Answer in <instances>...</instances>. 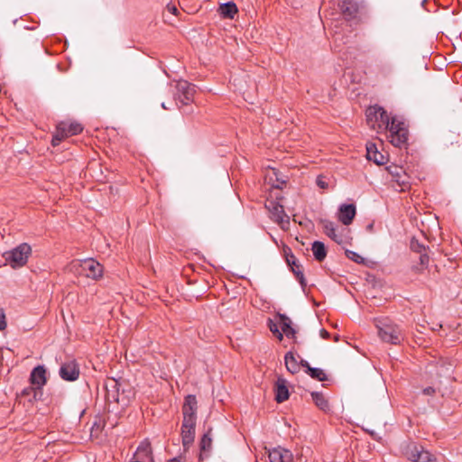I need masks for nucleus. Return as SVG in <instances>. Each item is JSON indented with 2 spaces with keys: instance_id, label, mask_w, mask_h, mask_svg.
Segmentation results:
<instances>
[{
  "instance_id": "f257e3e1",
  "label": "nucleus",
  "mask_w": 462,
  "mask_h": 462,
  "mask_svg": "<svg viewBox=\"0 0 462 462\" xmlns=\"http://www.w3.org/2000/svg\"><path fill=\"white\" fill-rule=\"evenodd\" d=\"M69 272L75 275L97 280L103 275V266L93 258L73 260L68 266Z\"/></svg>"
},
{
  "instance_id": "f03ea898",
  "label": "nucleus",
  "mask_w": 462,
  "mask_h": 462,
  "mask_svg": "<svg viewBox=\"0 0 462 462\" xmlns=\"http://www.w3.org/2000/svg\"><path fill=\"white\" fill-rule=\"evenodd\" d=\"M31 254V246L26 243H23L13 250L4 253L3 257L6 264H9L13 269H17L27 263Z\"/></svg>"
},
{
  "instance_id": "7ed1b4c3",
  "label": "nucleus",
  "mask_w": 462,
  "mask_h": 462,
  "mask_svg": "<svg viewBox=\"0 0 462 462\" xmlns=\"http://www.w3.org/2000/svg\"><path fill=\"white\" fill-rule=\"evenodd\" d=\"M379 337L386 343L400 344L402 333L400 328L388 319L378 320L376 323Z\"/></svg>"
},
{
  "instance_id": "20e7f679",
  "label": "nucleus",
  "mask_w": 462,
  "mask_h": 462,
  "mask_svg": "<svg viewBox=\"0 0 462 462\" xmlns=\"http://www.w3.org/2000/svg\"><path fill=\"white\" fill-rule=\"evenodd\" d=\"M402 454L412 462H437L436 457L415 442H406L402 446Z\"/></svg>"
},
{
  "instance_id": "39448f33",
  "label": "nucleus",
  "mask_w": 462,
  "mask_h": 462,
  "mask_svg": "<svg viewBox=\"0 0 462 462\" xmlns=\"http://www.w3.org/2000/svg\"><path fill=\"white\" fill-rule=\"evenodd\" d=\"M389 117L386 111L379 106H370L366 110L367 124L377 132L386 130L389 125Z\"/></svg>"
},
{
  "instance_id": "423d86ee",
  "label": "nucleus",
  "mask_w": 462,
  "mask_h": 462,
  "mask_svg": "<svg viewBox=\"0 0 462 462\" xmlns=\"http://www.w3.org/2000/svg\"><path fill=\"white\" fill-rule=\"evenodd\" d=\"M386 130L390 133V142L396 147H401L406 143L408 139V131L403 122L397 120L395 117H389V125Z\"/></svg>"
},
{
  "instance_id": "0eeeda50",
  "label": "nucleus",
  "mask_w": 462,
  "mask_h": 462,
  "mask_svg": "<svg viewBox=\"0 0 462 462\" xmlns=\"http://www.w3.org/2000/svg\"><path fill=\"white\" fill-rule=\"evenodd\" d=\"M82 130L83 126L78 122L62 121L57 125L51 143L53 146H56L66 137L76 135L81 133Z\"/></svg>"
},
{
  "instance_id": "6e6552de",
  "label": "nucleus",
  "mask_w": 462,
  "mask_h": 462,
  "mask_svg": "<svg viewBox=\"0 0 462 462\" xmlns=\"http://www.w3.org/2000/svg\"><path fill=\"white\" fill-rule=\"evenodd\" d=\"M265 207L270 212L272 220L277 223L281 228L288 229L290 217L285 213L283 206L275 200H267Z\"/></svg>"
},
{
  "instance_id": "1a4fd4ad",
  "label": "nucleus",
  "mask_w": 462,
  "mask_h": 462,
  "mask_svg": "<svg viewBox=\"0 0 462 462\" xmlns=\"http://www.w3.org/2000/svg\"><path fill=\"white\" fill-rule=\"evenodd\" d=\"M322 227L324 229L325 234L334 240L338 245H344L347 243L348 230L346 228H342L340 231L337 228L336 225L329 220H323Z\"/></svg>"
},
{
  "instance_id": "9d476101",
  "label": "nucleus",
  "mask_w": 462,
  "mask_h": 462,
  "mask_svg": "<svg viewBox=\"0 0 462 462\" xmlns=\"http://www.w3.org/2000/svg\"><path fill=\"white\" fill-rule=\"evenodd\" d=\"M177 98L182 105L192 102L195 87L185 80L179 81L176 85Z\"/></svg>"
},
{
  "instance_id": "9b49d317",
  "label": "nucleus",
  "mask_w": 462,
  "mask_h": 462,
  "mask_svg": "<svg viewBox=\"0 0 462 462\" xmlns=\"http://www.w3.org/2000/svg\"><path fill=\"white\" fill-rule=\"evenodd\" d=\"M59 374L65 381H76L79 376V368L75 361H69L61 365Z\"/></svg>"
},
{
  "instance_id": "f8f14e48",
  "label": "nucleus",
  "mask_w": 462,
  "mask_h": 462,
  "mask_svg": "<svg viewBox=\"0 0 462 462\" xmlns=\"http://www.w3.org/2000/svg\"><path fill=\"white\" fill-rule=\"evenodd\" d=\"M197 410H198V402L195 395H188L185 398L183 406H182V413L183 420H197Z\"/></svg>"
},
{
  "instance_id": "ddd939ff",
  "label": "nucleus",
  "mask_w": 462,
  "mask_h": 462,
  "mask_svg": "<svg viewBox=\"0 0 462 462\" xmlns=\"http://www.w3.org/2000/svg\"><path fill=\"white\" fill-rule=\"evenodd\" d=\"M195 428L196 421L189 420H183L181 425V439L184 448H188L189 445L194 441L195 438Z\"/></svg>"
},
{
  "instance_id": "4468645a",
  "label": "nucleus",
  "mask_w": 462,
  "mask_h": 462,
  "mask_svg": "<svg viewBox=\"0 0 462 462\" xmlns=\"http://www.w3.org/2000/svg\"><path fill=\"white\" fill-rule=\"evenodd\" d=\"M356 207L353 204H342L338 208L337 217L338 220L345 226L352 223L356 216Z\"/></svg>"
},
{
  "instance_id": "2eb2a0df",
  "label": "nucleus",
  "mask_w": 462,
  "mask_h": 462,
  "mask_svg": "<svg viewBox=\"0 0 462 462\" xmlns=\"http://www.w3.org/2000/svg\"><path fill=\"white\" fill-rule=\"evenodd\" d=\"M30 381H31V383L36 389H42L45 385L47 379H46V370L43 365H38L32 369L31 375H30Z\"/></svg>"
},
{
  "instance_id": "dca6fc26",
  "label": "nucleus",
  "mask_w": 462,
  "mask_h": 462,
  "mask_svg": "<svg viewBox=\"0 0 462 462\" xmlns=\"http://www.w3.org/2000/svg\"><path fill=\"white\" fill-rule=\"evenodd\" d=\"M292 453L281 447L275 448L269 451L270 462H291Z\"/></svg>"
},
{
  "instance_id": "f3484780",
  "label": "nucleus",
  "mask_w": 462,
  "mask_h": 462,
  "mask_svg": "<svg viewBox=\"0 0 462 462\" xmlns=\"http://www.w3.org/2000/svg\"><path fill=\"white\" fill-rule=\"evenodd\" d=\"M275 400L281 403L289 399L290 393L287 386V381L279 377L274 385Z\"/></svg>"
},
{
  "instance_id": "a211bd4d",
  "label": "nucleus",
  "mask_w": 462,
  "mask_h": 462,
  "mask_svg": "<svg viewBox=\"0 0 462 462\" xmlns=\"http://www.w3.org/2000/svg\"><path fill=\"white\" fill-rule=\"evenodd\" d=\"M366 157L377 165H383L385 162L384 155L378 152L374 143H368L366 145Z\"/></svg>"
},
{
  "instance_id": "6ab92c4d",
  "label": "nucleus",
  "mask_w": 462,
  "mask_h": 462,
  "mask_svg": "<svg viewBox=\"0 0 462 462\" xmlns=\"http://www.w3.org/2000/svg\"><path fill=\"white\" fill-rule=\"evenodd\" d=\"M280 325L282 335L284 334L289 338H293L295 337L296 331L291 327V320L290 318L285 315H280Z\"/></svg>"
},
{
  "instance_id": "aec40b11",
  "label": "nucleus",
  "mask_w": 462,
  "mask_h": 462,
  "mask_svg": "<svg viewBox=\"0 0 462 462\" xmlns=\"http://www.w3.org/2000/svg\"><path fill=\"white\" fill-rule=\"evenodd\" d=\"M285 366L291 374H296L300 371V364L293 353L288 352L284 356Z\"/></svg>"
},
{
  "instance_id": "412c9836",
  "label": "nucleus",
  "mask_w": 462,
  "mask_h": 462,
  "mask_svg": "<svg viewBox=\"0 0 462 462\" xmlns=\"http://www.w3.org/2000/svg\"><path fill=\"white\" fill-rule=\"evenodd\" d=\"M237 7L236 4L233 2H228L226 4H223L219 7V13L224 18H234L235 14L237 13Z\"/></svg>"
},
{
  "instance_id": "4be33fe9",
  "label": "nucleus",
  "mask_w": 462,
  "mask_h": 462,
  "mask_svg": "<svg viewBox=\"0 0 462 462\" xmlns=\"http://www.w3.org/2000/svg\"><path fill=\"white\" fill-rule=\"evenodd\" d=\"M311 250L315 259L319 262L323 261L327 256V250L325 245L322 242L315 241L312 244Z\"/></svg>"
},
{
  "instance_id": "5701e85b",
  "label": "nucleus",
  "mask_w": 462,
  "mask_h": 462,
  "mask_svg": "<svg viewBox=\"0 0 462 462\" xmlns=\"http://www.w3.org/2000/svg\"><path fill=\"white\" fill-rule=\"evenodd\" d=\"M117 386L118 383L116 381H112L110 388L106 386V399L109 402H115L119 403L120 402H123V400H120L119 394L117 393Z\"/></svg>"
},
{
  "instance_id": "b1692460",
  "label": "nucleus",
  "mask_w": 462,
  "mask_h": 462,
  "mask_svg": "<svg viewBox=\"0 0 462 462\" xmlns=\"http://www.w3.org/2000/svg\"><path fill=\"white\" fill-rule=\"evenodd\" d=\"M311 398L316 406L320 410L327 411L329 409L328 402L321 393L312 392Z\"/></svg>"
},
{
  "instance_id": "393cba45",
  "label": "nucleus",
  "mask_w": 462,
  "mask_h": 462,
  "mask_svg": "<svg viewBox=\"0 0 462 462\" xmlns=\"http://www.w3.org/2000/svg\"><path fill=\"white\" fill-rule=\"evenodd\" d=\"M306 373L313 379L323 382L327 380V374L324 370L320 368L309 367V371Z\"/></svg>"
},
{
  "instance_id": "a878e982",
  "label": "nucleus",
  "mask_w": 462,
  "mask_h": 462,
  "mask_svg": "<svg viewBox=\"0 0 462 462\" xmlns=\"http://www.w3.org/2000/svg\"><path fill=\"white\" fill-rule=\"evenodd\" d=\"M419 254H420V256H419L420 264L414 265L413 268L416 270V272L420 273L428 266L430 258H429L428 254H426V252H423Z\"/></svg>"
},
{
  "instance_id": "bb28decb",
  "label": "nucleus",
  "mask_w": 462,
  "mask_h": 462,
  "mask_svg": "<svg viewBox=\"0 0 462 462\" xmlns=\"http://www.w3.org/2000/svg\"><path fill=\"white\" fill-rule=\"evenodd\" d=\"M292 273L296 276L297 280L300 282V285L304 287L306 285L304 274H303V269L302 266L300 263L295 264L291 268Z\"/></svg>"
},
{
  "instance_id": "cd10ccee",
  "label": "nucleus",
  "mask_w": 462,
  "mask_h": 462,
  "mask_svg": "<svg viewBox=\"0 0 462 462\" xmlns=\"http://www.w3.org/2000/svg\"><path fill=\"white\" fill-rule=\"evenodd\" d=\"M211 438L209 436V432L203 435L200 441V448L202 451H208L211 447Z\"/></svg>"
},
{
  "instance_id": "c85d7f7f",
  "label": "nucleus",
  "mask_w": 462,
  "mask_h": 462,
  "mask_svg": "<svg viewBox=\"0 0 462 462\" xmlns=\"http://www.w3.org/2000/svg\"><path fill=\"white\" fill-rule=\"evenodd\" d=\"M411 249L418 254L426 252V247L415 238L411 241Z\"/></svg>"
},
{
  "instance_id": "c756f323",
  "label": "nucleus",
  "mask_w": 462,
  "mask_h": 462,
  "mask_svg": "<svg viewBox=\"0 0 462 462\" xmlns=\"http://www.w3.org/2000/svg\"><path fill=\"white\" fill-rule=\"evenodd\" d=\"M346 255L347 256L348 259H350L357 263H362L365 261L364 257H362L360 254H358L357 253H356L354 251L346 250Z\"/></svg>"
},
{
  "instance_id": "7c9ffc66",
  "label": "nucleus",
  "mask_w": 462,
  "mask_h": 462,
  "mask_svg": "<svg viewBox=\"0 0 462 462\" xmlns=\"http://www.w3.org/2000/svg\"><path fill=\"white\" fill-rule=\"evenodd\" d=\"M269 328L274 336L281 341L283 338L282 333L279 330L277 325L270 321Z\"/></svg>"
},
{
  "instance_id": "2f4dec72",
  "label": "nucleus",
  "mask_w": 462,
  "mask_h": 462,
  "mask_svg": "<svg viewBox=\"0 0 462 462\" xmlns=\"http://www.w3.org/2000/svg\"><path fill=\"white\" fill-rule=\"evenodd\" d=\"M317 186L321 189H328V182L326 180V178L323 176H319L316 180Z\"/></svg>"
},
{
  "instance_id": "473e14b6",
  "label": "nucleus",
  "mask_w": 462,
  "mask_h": 462,
  "mask_svg": "<svg viewBox=\"0 0 462 462\" xmlns=\"http://www.w3.org/2000/svg\"><path fill=\"white\" fill-rule=\"evenodd\" d=\"M5 314L3 309H0V330L3 331L6 328Z\"/></svg>"
},
{
  "instance_id": "72a5a7b5",
  "label": "nucleus",
  "mask_w": 462,
  "mask_h": 462,
  "mask_svg": "<svg viewBox=\"0 0 462 462\" xmlns=\"http://www.w3.org/2000/svg\"><path fill=\"white\" fill-rule=\"evenodd\" d=\"M287 263H288V265L291 268L292 266H294L295 264L299 263L297 262V259L296 257L291 254L290 256L287 257Z\"/></svg>"
},
{
  "instance_id": "f704fd0d",
  "label": "nucleus",
  "mask_w": 462,
  "mask_h": 462,
  "mask_svg": "<svg viewBox=\"0 0 462 462\" xmlns=\"http://www.w3.org/2000/svg\"><path fill=\"white\" fill-rule=\"evenodd\" d=\"M167 9H168L169 12H171L173 14H176L177 12H178V9H177V7L174 5L169 4L167 5Z\"/></svg>"
},
{
  "instance_id": "c9c22d12",
  "label": "nucleus",
  "mask_w": 462,
  "mask_h": 462,
  "mask_svg": "<svg viewBox=\"0 0 462 462\" xmlns=\"http://www.w3.org/2000/svg\"><path fill=\"white\" fill-rule=\"evenodd\" d=\"M320 337L322 338L327 339L329 337V333L326 329L322 328V329H320Z\"/></svg>"
},
{
  "instance_id": "e433bc0d",
  "label": "nucleus",
  "mask_w": 462,
  "mask_h": 462,
  "mask_svg": "<svg viewBox=\"0 0 462 462\" xmlns=\"http://www.w3.org/2000/svg\"><path fill=\"white\" fill-rule=\"evenodd\" d=\"M300 367H305L306 371H309V367H310V364L306 360H301L300 363Z\"/></svg>"
},
{
  "instance_id": "4c0bfd02",
  "label": "nucleus",
  "mask_w": 462,
  "mask_h": 462,
  "mask_svg": "<svg viewBox=\"0 0 462 462\" xmlns=\"http://www.w3.org/2000/svg\"><path fill=\"white\" fill-rule=\"evenodd\" d=\"M434 392L433 388L428 387L424 389V393L426 394H431Z\"/></svg>"
},
{
  "instance_id": "58836bf2",
  "label": "nucleus",
  "mask_w": 462,
  "mask_h": 462,
  "mask_svg": "<svg viewBox=\"0 0 462 462\" xmlns=\"http://www.w3.org/2000/svg\"><path fill=\"white\" fill-rule=\"evenodd\" d=\"M169 462H181V461L179 458L174 457V458L171 459Z\"/></svg>"
},
{
  "instance_id": "ea45409f",
  "label": "nucleus",
  "mask_w": 462,
  "mask_h": 462,
  "mask_svg": "<svg viewBox=\"0 0 462 462\" xmlns=\"http://www.w3.org/2000/svg\"><path fill=\"white\" fill-rule=\"evenodd\" d=\"M162 107L163 109H168V107L166 106L165 103H162Z\"/></svg>"
},
{
  "instance_id": "a19ab883",
  "label": "nucleus",
  "mask_w": 462,
  "mask_h": 462,
  "mask_svg": "<svg viewBox=\"0 0 462 462\" xmlns=\"http://www.w3.org/2000/svg\"><path fill=\"white\" fill-rule=\"evenodd\" d=\"M425 3H426V0H422L421 5H424Z\"/></svg>"
}]
</instances>
